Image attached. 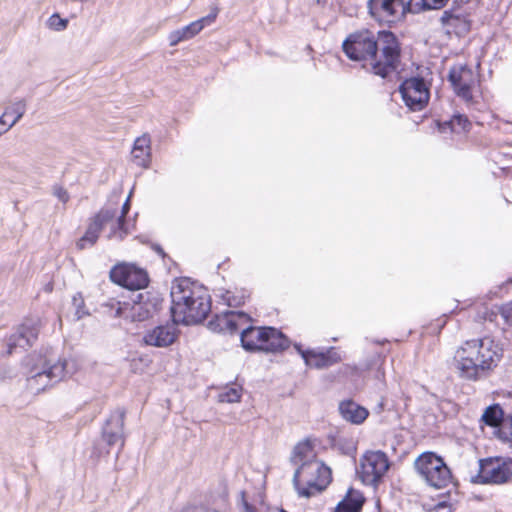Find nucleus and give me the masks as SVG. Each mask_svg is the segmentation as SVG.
<instances>
[{
    "label": "nucleus",
    "mask_w": 512,
    "mask_h": 512,
    "mask_svg": "<svg viewBox=\"0 0 512 512\" xmlns=\"http://www.w3.org/2000/svg\"><path fill=\"white\" fill-rule=\"evenodd\" d=\"M342 48L350 60L368 62L369 71L382 78L394 73L400 63V44L390 31L377 35L367 29L356 31L343 41Z\"/></svg>",
    "instance_id": "nucleus-1"
},
{
    "label": "nucleus",
    "mask_w": 512,
    "mask_h": 512,
    "mask_svg": "<svg viewBox=\"0 0 512 512\" xmlns=\"http://www.w3.org/2000/svg\"><path fill=\"white\" fill-rule=\"evenodd\" d=\"M251 317L242 311H225L208 324L210 330L234 334L240 332L242 347L246 351L280 352L289 347L287 337L274 327H254Z\"/></svg>",
    "instance_id": "nucleus-2"
},
{
    "label": "nucleus",
    "mask_w": 512,
    "mask_h": 512,
    "mask_svg": "<svg viewBox=\"0 0 512 512\" xmlns=\"http://www.w3.org/2000/svg\"><path fill=\"white\" fill-rule=\"evenodd\" d=\"M503 357L501 344L490 336L464 341L454 353L453 366L462 379L486 378Z\"/></svg>",
    "instance_id": "nucleus-3"
},
{
    "label": "nucleus",
    "mask_w": 512,
    "mask_h": 512,
    "mask_svg": "<svg viewBox=\"0 0 512 512\" xmlns=\"http://www.w3.org/2000/svg\"><path fill=\"white\" fill-rule=\"evenodd\" d=\"M171 299L174 324L201 323L211 311V296L208 290L189 278H180L173 282Z\"/></svg>",
    "instance_id": "nucleus-4"
},
{
    "label": "nucleus",
    "mask_w": 512,
    "mask_h": 512,
    "mask_svg": "<svg viewBox=\"0 0 512 512\" xmlns=\"http://www.w3.org/2000/svg\"><path fill=\"white\" fill-rule=\"evenodd\" d=\"M31 360L34 363L28 372L27 388L33 394L44 391L75 372L74 361L57 358L52 352Z\"/></svg>",
    "instance_id": "nucleus-5"
},
{
    "label": "nucleus",
    "mask_w": 512,
    "mask_h": 512,
    "mask_svg": "<svg viewBox=\"0 0 512 512\" xmlns=\"http://www.w3.org/2000/svg\"><path fill=\"white\" fill-rule=\"evenodd\" d=\"M331 481V470L318 460L302 463L295 471L293 484L302 497L322 492Z\"/></svg>",
    "instance_id": "nucleus-6"
},
{
    "label": "nucleus",
    "mask_w": 512,
    "mask_h": 512,
    "mask_svg": "<svg viewBox=\"0 0 512 512\" xmlns=\"http://www.w3.org/2000/svg\"><path fill=\"white\" fill-rule=\"evenodd\" d=\"M414 467L421 478L431 488L444 489L453 481V475L450 468L441 456L434 452H424L419 455Z\"/></svg>",
    "instance_id": "nucleus-7"
},
{
    "label": "nucleus",
    "mask_w": 512,
    "mask_h": 512,
    "mask_svg": "<svg viewBox=\"0 0 512 512\" xmlns=\"http://www.w3.org/2000/svg\"><path fill=\"white\" fill-rule=\"evenodd\" d=\"M161 299L150 292L138 293L131 302H111V309L115 310V317L130 319L131 321H145L158 310Z\"/></svg>",
    "instance_id": "nucleus-8"
},
{
    "label": "nucleus",
    "mask_w": 512,
    "mask_h": 512,
    "mask_svg": "<svg viewBox=\"0 0 512 512\" xmlns=\"http://www.w3.org/2000/svg\"><path fill=\"white\" fill-rule=\"evenodd\" d=\"M512 478V459L489 457L479 460L478 473L471 477L475 484H504Z\"/></svg>",
    "instance_id": "nucleus-9"
},
{
    "label": "nucleus",
    "mask_w": 512,
    "mask_h": 512,
    "mask_svg": "<svg viewBox=\"0 0 512 512\" xmlns=\"http://www.w3.org/2000/svg\"><path fill=\"white\" fill-rule=\"evenodd\" d=\"M389 467L390 461L384 452L368 451L360 459V468L357 472L364 484L377 486Z\"/></svg>",
    "instance_id": "nucleus-10"
},
{
    "label": "nucleus",
    "mask_w": 512,
    "mask_h": 512,
    "mask_svg": "<svg viewBox=\"0 0 512 512\" xmlns=\"http://www.w3.org/2000/svg\"><path fill=\"white\" fill-rule=\"evenodd\" d=\"M455 94L467 105L475 103L474 92L479 84L478 75L467 65L453 66L448 75Z\"/></svg>",
    "instance_id": "nucleus-11"
},
{
    "label": "nucleus",
    "mask_w": 512,
    "mask_h": 512,
    "mask_svg": "<svg viewBox=\"0 0 512 512\" xmlns=\"http://www.w3.org/2000/svg\"><path fill=\"white\" fill-rule=\"evenodd\" d=\"M402 100L411 111L423 110L429 101V89L423 78L411 77L402 82L399 87Z\"/></svg>",
    "instance_id": "nucleus-12"
},
{
    "label": "nucleus",
    "mask_w": 512,
    "mask_h": 512,
    "mask_svg": "<svg viewBox=\"0 0 512 512\" xmlns=\"http://www.w3.org/2000/svg\"><path fill=\"white\" fill-rule=\"evenodd\" d=\"M370 15L381 23H393L409 12V2L404 0H369Z\"/></svg>",
    "instance_id": "nucleus-13"
},
{
    "label": "nucleus",
    "mask_w": 512,
    "mask_h": 512,
    "mask_svg": "<svg viewBox=\"0 0 512 512\" xmlns=\"http://www.w3.org/2000/svg\"><path fill=\"white\" fill-rule=\"evenodd\" d=\"M110 279L127 289L140 290L148 285L149 278L145 270L134 265L120 264L110 271Z\"/></svg>",
    "instance_id": "nucleus-14"
},
{
    "label": "nucleus",
    "mask_w": 512,
    "mask_h": 512,
    "mask_svg": "<svg viewBox=\"0 0 512 512\" xmlns=\"http://www.w3.org/2000/svg\"><path fill=\"white\" fill-rule=\"evenodd\" d=\"M125 411L117 409L112 412L102 428V440L108 447H118V453L125 444L124 434Z\"/></svg>",
    "instance_id": "nucleus-15"
},
{
    "label": "nucleus",
    "mask_w": 512,
    "mask_h": 512,
    "mask_svg": "<svg viewBox=\"0 0 512 512\" xmlns=\"http://www.w3.org/2000/svg\"><path fill=\"white\" fill-rule=\"evenodd\" d=\"M40 330V320L30 319L25 321L8 339V354L15 352L17 348L26 349L32 346L37 339Z\"/></svg>",
    "instance_id": "nucleus-16"
},
{
    "label": "nucleus",
    "mask_w": 512,
    "mask_h": 512,
    "mask_svg": "<svg viewBox=\"0 0 512 512\" xmlns=\"http://www.w3.org/2000/svg\"><path fill=\"white\" fill-rule=\"evenodd\" d=\"M115 217V210L110 208L101 209L91 220L85 234L78 240L77 248L80 250L93 246L103 229V227L112 222Z\"/></svg>",
    "instance_id": "nucleus-17"
},
{
    "label": "nucleus",
    "mask_w": 512,
    "mask_h": 512,
    "mask_svg": "<svg viewBox=\"0 0 512 512\" xmlns=\"http://www.w3.org/2000/svg\"><path fill=\"white\" fill-rule=\"evenodd\" d=\"M218 12V7H213L207 16L202 17L181 29L171 32L169 35L170 46H176L178 43L191 39L197 35L205 26L211 25L216 20Z\"/></svg>",
    "instance_id": "nucleus-18"
},
{
    "label": "nucleus",
    "mask_w": 512,
    "mask_h": 512,
    "mask_svg": "<svg viewBox=\"0 0 512 512\" xmlns=\"http://www.w3.org/2000/svg\"><path fill=\"white\" fill-rule=\"evenodd\" d=\"M176 324L159 325L147 330L143 335V342L148 346L165 348L172 345L178 337Z\"/></svg>",
    "instance_id": "nucleus-19"
},
{
    "label": "nucleus",
    "mask_w": 512,
    "mask_h": 512,
    "mask_svg": "<svg viewBox=\"0 0 512 512\" xmlns=\"http://www.w3.org/2000/svg\"><path fill=\"white\" fill-rule=\"evenodd\" d=\"M295 348L302 356L305 364L309 367L317 369L326 368L341 360L339 353L334 348H330L325 352L302 350L299 345H296Z\"/></svg>",
    "instance_id": "nucleus-20"
},
{
    "label": "nucleus",
    "mask_w": 512,
    "mask_h": 512,
    "mask_svg": "<svg viewBox=\"0 0 512 512\" xmlns=\"http://www.w3.org/2000/svg\"><path fill=\"white\" fill-rule=\"evenodd\" d=\"M448 34L465 35L470 30V21L461 9L445 10L440 18Z\"/></svg>",
    "instance_id": "nucleus-21"
},
{
    "label": "nucleus",
    "mask_w": 512,
    "mask_h": 512,
    "mask_svg": "<svg viewBox=\"0 0 512 512\" xmlns=\"http://www.w3.org/2000/svg\"><path fill=\"white\" fill-rule=\"evenodd\" d=\"M341 417L354 425L362 424L368 417L369 411L353 400H344L339 404Z\"/></svg>",
    "instance_id": "nucleus-22"
},
{
    "label": "nucleus",
    "mask_w": 512,
    "mask_h": 512,
    "mask_svg": "<svg viewBox=\"0 0 512 512\" xmlns=\"http://www.w3.org/2000/svg\"><path fill=\"white\" fill-rule=\"evenodd\" d=\"M150 137L143 134L134 141L132 157L134 162L140 167H148L151 157Z\"/></svg>",
    "instance_id": "nucleus-23"
},
{
    "label": "nucleus",
    "mask_w": 512,
    "mask_h": 512,
    "mask_svg": "<svg viewBox=\"0 0 512 512\" xmlns=\"http://www.w3.org/2000/svg\"><path fill=\"white\" fill-rule=\"evenodd\" d=\"M131 196L132 191L129 193L126 201L122 205L120 216L117 218L115 222L112 223L110 233L108 234V238L122 240L125 236H127L130 233V226L126 222L125 217L130 210Z\"/></svg>",
    "instance_id": "nucleus-24"
},
{
    "label": "nucleus",
    "mask_w": 512,
    "mask_h": 512,
    "mask_svg": "<svg viewBox=\"0 0 512 512\" xmlns=\"http://www.w3.org/2000/svg\"><path fill=\"white\" fill-rule=\"evenodd\" d=\"M364 503L362 493L350 488L346 497L338 503L335 512H360Z\"/></svg>",
    "instance_id": "nucleus-25"
},
{
    "label": "nucleus",
    "mask_w": 512,
    "mask_h": 512,
    "mask_svg": "<svg viewBox=\"0 0 512 512\" xmlns=\"http://www.w3.org/2000/svg\"><path fill=\"white\" fill-rule=\"evenodd\" d=\"M470 125L471 124L466 116L457 114L454 115L450 121H446L444 123L439 124V130L442 133H445L447 131L460 133L468 130Z\"/></svg>",
    "instance_id": "nucleus-26"
},
{
    "label": "nucleus",
    "mask_w": 512,
    "mask_h": 512,
    "mask_svg": "<svg viewBox=\"0 0 512 512\" xmlns=\"http://www.w3.org/2000/svg\"><path fill=\"white\" fill-rule=\"evenodd\" d=\"M293 460L295 464L299 465L308 461L317 460L310 441L306 440L295 446Z\"/></svg>",
    "instance_id": "nucleus-27"
},
{
    "label": "nucleus",
    "mask_w": 512,
    "mask_h": 512,
    "mask_svg": "<svg viewBox=\"0 0 512 512\" xmlns=\"http://www.w3.org/2000/svg\"><path fill=\"white\" fill-rule=\"evenodd\" d=\"M483 422L490 427H498L504 423V412L499 404H493L487 407L482 415Z\"/></svg>",
    "instance_id": "nucleus-28"
},
{
    "label": "nucleus",
    "mask_w": 512,
    "mask_h": 512,
    "mask_svg": "<svg viewBox=\"0 0 512 512\" xmlns=\"http://www.w3.org/2000/svg\"><path fill=\"white\" fill-rule=\"evenodd\" d=\"M26 112V101L23 99L14 101L8 107H6L3 115L7 118L10 116L13 119L9 122V127H13L25 114Z\"/></svg>",
    "instance_id": "nucleus-29"
},
{
    "label": "nucleus",
    "mask_w": 512,
    "mask_h": 512,
    "mask_svg": "<svg viewBox=\"0 0 512 512\" xmlns=\"http://www.w3.org/2000/svg\"><path fill=\"white\" fill-rule=\"evenodd\" d=\"M448 0H410L409 12L418 13L422 10L441 9Z\"/></svg>",
    "instance_id": "nucleus-30"
},
{
    "label": "nucleus",
    "mask_w": 512,
    "mask_h": 512,
    "mask_svg": "<svg viewBox=\"0 0 512 512\" xmlns=\"http://www.w3.org/2000/svg\"><path fill=\"white\" fill-rule=\"evenodd\" d=\"M248 297L246 291H230L227 290L221 294V298L223 301L230 307H237L242 305L245 302V299Z\"/></svg>",
    "instance_id": "nucleus-31"
},
{
    "label": "nucleus",
    "mask_w": 512,
    "mask_h": 512,
    "mask_svg": "<svg viewBox=\"0 0 512 512\" xmlns=\"http://www.w3.org/2000/svg\"><path fill=\"white\" fill-rule=\"evenodd\" d=\"M241 396L242 387L239 385H233L231 387H227L223 392H221L218 398L220 402L235 403L240 401Z\"/></svg>",
    "instance_id": "nucleus-32"
},
{
    "label": "nucleus",
    "mask_w": 512,
    "mask_h": 512,
    "mask_svg": "<svg viewBox=\"0 0 512 512\" xmlns=\"http://www.w3.org/2000/svg\"><path fill=\"white\" fill-rule=\"evenodd\" d=\"M499 438L512 447V414L509 415L506 421L502 424V427L499 430Z\"/></svg>",
    "instance_id": "nucleus-33"
},
{
    "label": "nucleus",
    "mask_w": 512,
    "mask_h": 512,
    "mask_svg": "<svg viewBox=\"0 0 512 512\" xmlns=\"http://www.w3.org/2000/svg\"><path fill=\"white\" fill-rule=\"evenodd\" d=\"M47 25L51 30L63 31L68 25V20L61 18L58 14H53L49 17Z\"/></svg>",
    "instance_id": "nucleus-34"
},
{
    "label": "nucleus",
    "mask_w": 512,
    "mask_h": 512,
    "mask_svg": "<svg viewBox=\"0 0 512 512\" xmlns=\"http://www.w3.org/2000/svg\"><path fill=\"white\" fill-rule=\"evenodd\" d=\"M500 314L507 324L512 325V302L504 304L500 308Z\"/></svg>",
    "instance_id": "nucleus-35"
},
{
    "label": "nucleus",
    "mask_w": 512,
    "mask_h": 512,
    "mask_svg": "<svg viewBox=\"0 0 512 512\" xmlns=\"http://www.w3.org/2000/svg\"><path fill=\"white\" fill-rule=\"evenodd\" d=\"M53 194L59 199V201H61L64 204L67 203L69 200L68 192L61 186H55L53 189Z\"/></svg>",
    "instance_id": "nucleus-36"
},
{
    "label": "nucleus",
    "mask_w": 512,
    "mask_h": 512,
    "mask_svg": "<svg viewBox=\"0 0 512 512\" xmlns=\"http://www.w3.org/2000/svg\"><path fill=\"white\" fill-rule=\"evenodd\" d=\"M241 505L243 512H257L255 507L249 504L245 498V492H241Z\"/></svg>",
    "instance_id": "nucleus-37"
},
{
    "label": "nucleus",
    "mask_w": 512,
    "mask_h": 512,
    "mask_svg": "<svg viewBox=\"0 0 512 512\" xmlns=\"http://www.w3.org/2000/svg\"><path fill=\"white\" fill-rule=\"evenodd\" d=\"M12 127H9V122L6 117L2 114L0 116V136L8 132Z\"/></svg>",
    "instance_id": "nucleus-38"
},
{
    "label": "nucleus",
    "mask_w": 512,
    "mask_h": 512,
    "mask_svg": "<svg viewBox=\"0 0 512 512\" xmlns=\"http://www.w3.org/2000/svg\"><path fill=\"white\" fill-rule=\"evenodd\" d=\"M186 512H218L214 509H207V508H193L190 510H187Z\"/></svg>",
    "instance_id": "nucleus-39"
},
{
    "label": "nucleus",
    "mask_w": 512,
    "mask_h": 512,
    "mask_svg": "<svg viewBox=\"0 0 512 512\" xmlns=\"http://www.w3.org/2000/svg\"><path fill=\"white\" fill-rule=\"evenodd\" d=\"M85 314L84 311H82V309H80V306L77 308V311H76V315H77V318L80 319L83 317V315Z\"/></svg>",
    "instance_id": "nucleus-40"
},
{
    "label": "nucleus",
    "mask_w": 512,
    "mask_h": 512,
    "mask_svg": "<svg viewBox=\"0 0 512 512\" xmlns=\"http://www.w3.org/2000/svg\"><path fill=\"white\" fill-rule=\"evenodd\" d=\"M156 251H157L159 254H162V255L164 254V253H163L162 248H160V247H158V248L156 249Z\"/></svg>",
    "instance_id": "nucleus-41"
},
{
    "label": "nucleus",
    "mask_w": 512,
    "mask_h": 512,
    "mask_svg": "<svg viewBox=\"0 0 512 512\" xmlns=\"http://www.w3.org/2000/svg\"><path fill=\"white\" fill-rule=\"evenodd\" d=\"M327 0H317L318 4H324Z\"/></svg>",
    "instance_id": "nucleus-42"
},
{
    "label": "nucleus",
    "mask_w": 512,
    "mask_h": 512,
    "mask_svg": "<svg viewBox=\"0 0 512 512\" xmlns=\"http://www.w3.org/2000/svg\"><path fill=\"white\" fill-rule=\"evenodd\" d=\"M383 408V402L379 404V409L381 410Z\"/></svg>",
    "instance_id": "nucleus-43"
}]
</instances>
